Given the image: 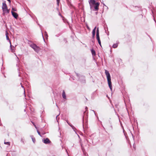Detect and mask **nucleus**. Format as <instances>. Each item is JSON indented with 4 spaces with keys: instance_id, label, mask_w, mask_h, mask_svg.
Listing matches in <instances>:
<instances>
[{
    "instance_id": "nucleus-9",
    "label": "nucleus",
    "mask_w": 156,
    "mask_h": 156,
    "mask_svg": "<svg viewBox=\"0 0 156 156\" xmlns=\"http://www.w3.org/2000/svg\"><path fill=\"white\" fill-rule=\"evenodd\" d=\"M62 98L64 99H66V94H65V91L64 90L63 91L62 93Z\"/></svg>"
},
{
    "instance_id": "nucleus-1",
    "label": "nucleus",
    "mask_w": 156,
    "mask_h": 156,
    "mask_svg": "<svg viewBox=\"0 0 156 156\" xmlns=\"http://www.w3.org/2000/svg\"><path fill=\"white\" fill-rule=\"evenodd\" d=\"M91 10H98L100 3L95 0H89Z\"/></svg>"
},
{
    "instance_id": "nucleus-21",
    "label": "nucleus",
    "mask_w": 156,
    "mask_h": 156,
    "mask_svg": "<svg viewBox=\"0 0 156 156\" xmlns=\"http://www.w3.org/2000/svg\"><path fill=\"white\" fill-rule=\"evenodd\" d=\"M10 48L11 49V50H12V52H14V50H13V49H12V45L11 44V43H10Z\"/></svg>"
},
{
    "instance_id": "nucleus-7",
    "label": "nucleus",
    "mask_w": 156,
    "mask_h": 156,
    "mask_svg": "<svg viewBox=\"0 0 156 156\" xmlns=\"http://www.w3.org/2000/svg\"><path fill=\"white\" fill-rule=\"evenodd\" d=\"M15 10H11V13L12 15L16 19H17L18 16V15L17 13L15 12Z\"/></svg>"
},
{
    "instance_id": "nucleus-22",
    "label": "nucleus",
    "mask_w": 156,
    "mask_h": 156,
    "mask_svg": "<svg viewBox=\"0 0 156 156\" xmlns=\"http://www.w3.org/2000/svg\"><path fill=\"white\" fill-rule=\"evenodd\" d=\"M96 27H95L93 29V31H96Z\"/></svg>"
},
{
    "instance_id": "nucleus-38",
    "label": "nucleus",
    "mask_w": 156,
    "mask_h": 156,
    "mask_svg": "<svg viewBox=\"0 0 156 156\" xmlns=\"http://www.w3.org/2000/svg\"><path fill=\"white\" fill-rule=\"evenodd\" d=\"M95 13H96V14H97V12H95Z\"/></svg>"
},
{
    "instance_id": "nucleus-33",
    "label": "nucleus",
    "mask_w": 156,
    "mask_h": 156,
    "mask_svg": "<svg viewBox=\"0 0 156 156\" xmlns=\"http://www.w3.org/2000/svg\"><path fill=\"white\" fill-rule=\"evenodd\" d=\"M92 111L94 112L95 114V111L94 110H93Z\"/></svg>"
},
{
    "instance_id": "nucleus-36",
    "label": "nucleus",
    "mask_w": 156,
    "mask_h": 156,
    "mask_svg": "<svg viewBox=\"0 0 156 156\" xmlns=\"http://www.w3.org/2000/svg\"><path fill=\"white\" fill-rule=\"evenodd\" d=\"M59 15L60 16L62 17V16L61 15L60 13H59Z\"/></svg>"
},
{
    "instance_id": "nucleus-32",
    "label": "nucleus",
    "mask_w": 156,
    "mask_h": 156,
    "mask_svg": "<svg viewBox=\"0 0 156 156\" xmlns=\"http://www.w3.org/2000/svg\"><path fill=\"white\" fill-rule=\"evenodd\" d=\"M85 108H86V110H87V109H88V108H87V107H86Z\"/></svg>"
},
{
    "instance_id": "nucleus-45",
    "label": "nucleus",
    "mask_w": 156,
    "mask_h": 156,
    "mask_svg": "<svg viewBox=\"0 0 156 156\" xmlns=\"http://www.w3.org/2000/svg\"><path fill=\"white\" fill-rule=\"evenodd\" d=\"M58 115H57L56 116V118L58 117Z\"/></svg>"
},
{
    "instance_id": "nucleus-24",
    "label": "nucleus",
    "mask_w": 156,
    "mask_h": 156,
    "mask_svg": "<svg viewBox=\"0 0 156 156\" xmlns=\"http://www.w3.org/2000/svg\"><path fill=\"white\" fill-rule=\"evenodd\" d=\"M56 1H57V4L58 5L59 2H60V0H56Z\"/></svg>"
},
{
    "instance_id": "nucleus-4",
    "label": "nucleus",
    "mask_w": 156,
    "mask_h": 156,
    "mask_svg": "<svg viewBox=\"0 0 156 156\" xmlns=\"http://www.w3.org/2000/svg\"><path fill=\"white\" fill-rule=\"evenodd\" d=\"M96 39L98 41L99 44L101 46V43L99 35V30L98 27L97 28L96 30Z\"/></svg>"
},
{
    "instance_id": "nucleus-44",
    "label": "nucleus",
    "mask_w": 156,
    "mask_h": 156,
    "mask_svg": "<svg viewBox=\"0 0 156 156\" xmlns=\"http://www.w3.org/2000/svg\"><path fill=\"white\" fill-rule=\"evenodd\" d=\"M42 35H43V34H42Z\"/></svg>"
},
{
    "instance_id": "nucleus-17",
    "label": "nucleus",
    "mask_w": 156,
    "mask_h": 156,
    "mask_svg": "<svg viewBox=\"0 0 156 156\" xmlns=\"http://www.w3.org/2000/svg\"><path fill=\"white\" fill-rule=\"evenodd\" d=\"M81 148L83 151L84 152V147L83 146V145L81 144Z\"/></svg>"
},
{
    "instance_id": "nucleus-20",
    "label": "nucleus",
    "mask_w": 156,
    "mask_h": 156,
    "mask_svg": "<svg viewBox=\"0 0 156 156\" xmlns=\"http://www.w3.org/2000/svg\"><path fill=\"white\" fill-rule=\"evenodd\" d=\"M45 36L47 38V37H48V34L47 33L46 31L45 32Z\"/></svg>"
},
{
    "instance_id": "nucleus-31",
    "label": "nucleus",
    "mask_w": 156,
    "mask_h": 156,
    "mask_svg": "<svg viewBox=\"0 0 156 156\" xmlns=\"http://www.w3.org/2000/svg\"><path fill=\"white\" fill-rule=\"evenodd\" d=\"M87 28L88 29H89L90 28L88 26H87Z\"/></svg>"
},
{
    "instance_id": "nucleus-41",
    "label": "nucleus",
    "mask_w": 156,
    "mask_h": 156,
    "mask_svg": "<svg viewBox=\"0 0 156 156\" xmlns=\"http://www.w3.org/2000/svg\"><path fill=\"white\" fill-rule=\"evenodd\" d=\"M43 38L44 40V37H43Z\"/></svg>"
},
{
    "instance_id": "nucleus-34",
    "label": "nucleus",
    "mask_w": 156,
    "mask_h": 156,
    "mask_svg": "<svg viewBox=\"0 0 156 156\" xmlns=\"http://www.w3.org/2000/svg\"><path fill=\"white\" fill-rule=\"evenodd\" d=\"M102 1V2L101 1V3H103V1Z\"/></svg>"
},
{
    "instance_id": "nucleus-43",
    "label": "nucleus",
    "mask_w": 156,
    "mask_h": 156,
    "mask_svg": "<svg viewBox=\"0 0 156 156\" xmlns=\"http://www.w3.org/2000/svg\"><path fill=\"white\" fill-rule=\"evenodd\" d=\"M43 38L44 40V37H43Z\"/></svg>"
},
{
    "instance_id": "nucleus-8",
    "label": "nucleus",
    "mask_w": 156,
    "mask_h": 156,
    "mask_svg": "<svg viewBox=\"0 0 156 156\" xmlns=\"http://www.w3.org/2000/svg\"><path fill=\"white\" fill-rule=\"evenodd\" d=\"M42 140L43 142L45 144H48L50 143V140L48 138H46L45 139H43Z\"/></svg>"
},
{
    "instance_id": "nucleus-23",
    "label": "nucleus",
    "mask_w": 156,
    "mask_h": 156,
    "mask_svg": "<svg viewBox=\"0 0 156 156\" xmlns=\"http://www.w3.org/2000/svg\"><path fill=\"white\" fill-rule=\"evenodd\" d=\"M37 133H38V134L40 136H41V134H40V132H39V131H38V130H37Z\"/></svg>"
},
{
    "instance_id": "nucleus-35",
    "label": "nucleus",
    "mask_w": 156,
    "mask_h": 156,
    "mask_svg": "<svg viewBox=\"0 0 156 156\" xmlns=\"http://www.w3.org/2000/svg\"><path fill=\"white\" fill-rule=\"evenodd\" d=\"M6 11H7L8 12H9V10H6Z\"/></svg>"
},
{
    "instance_id": "nucleus-15",
    "label": "nucleus",
    "mask_w": 156,
    "mask_h": 156,
    "mask_svg": "<svg viewBox=\"0 0 156 156\" xmlns=\"http://www.w3.org/2000/svg\"><path fill=\"white\" fill-rule=\"evenodd\" d=\"M118 46V44H114L113 46L112 47L114 48H116Z\"/></svg>"
},
{
    "instance_id": "nucleus-19",
    "label": "nucleus",
    "mask_w": 156,
    "mask_h": 156,
    "mask_svg": "<svg viewBox=\"0 0 156 156\" xmlns=\"http://www.w3.org/2000/svg\"><path fill=\"white\" fill-rule=\"evenodd\" d=\"M21 87H22L23 89V90H24V95H25V96H26L25 95V89H24V87L22 86V85H21Z\"/></svg>"
},
{
    "instance_id": "nucleus-39",
    "label": "nucleus",
    "mask_w": 156,
    "mask_h": 156,
    "mask_svg": "<svg viewBox=\"0 0 156 156\" xmlns=\"http://www.w3.org/2000/svg\"><path fill=\"white\" fill-rule=\"evenodd\" d=\"M17 59H19L17 57Z\"/></svg>"
},
{
    "instance_id": "nucleus-27",
    "label": "nucleus",
    "mask_w": 156,
    "mask_h": 156,
    "mask_svg": "<svg viewBox=\"0 0 156 156\" xmlns=\"http://www.w3.org/2000/svg\"><path fill=\"white\" fill-rule=\"evenodd\" d=\"M32 123L34 125V126L35 127L37 128V127L34 124V123L33 122H32Z\"/></svg>"
},
{
    "instance_id": "nucleus-14",
    "label": "nucleus",
    "mask_w": 156,
    "mask_h": 156,
    "mask_svg": "<svg viewBox=\"0 0 156 156\" xmlns=\"http://www.w3.org/2000/svg\"><path fill=\"white\" fill-rule=\"evenodd\" d=\"M5 34H6V38L7 40L9 41V36H8V33L7 31L6 32Z\"/></svg>"
},
{
    "instance_id": "nucleus-37",
    "label": "nucleus",
    "mask_w": 156,
    "mask_h": 156,
    "mask_svg": "<svg viewBox=\"0 0 156 156\" xmlns=\"http://www.w3.org/2000/svg\"><path fill=\"white\" fill-rule=\"evenodd\" d=\"M139 9H141V7H139Z\"/></svg>"
},
{
    "instance_id": "nucleus-12",
    "label": "nucleus",
    "mask_w": 156,
    "mask_h": 156,
    "mask_svg": "<svg viewBox=\"0 0 156 156\" xmlns=\"http://www.w3.org/2000/svg\"><path fill=\"white\" fill-rule=\"evenodd\" d=\"M91 52L93 56H95V51L94 49H92L91 50Z\"/></svg>"
},
{
    "instance_id": "nucleus-3",
    "label": "nucleus",
    "mask_w": 156,
    "mask_h": 156,
    "mask_svg": "<svg viewBox=\"0 0 156 156\" xmlns=\"http://www.w3.org/2000/svg\"><path fill=\"white\" fill-rule=\"evenodd\" d=\"M30 46L32 48L34 51L38 53L40 50V48L35 44H32L30 45Z\"/></svg>"
},
{
    "instance_id": "nucleus-29",
    "label": "nucleus",
    "mask_w": 156,
    "mask_h": 156,
    "mask_svg": "<svg viewBox=\"0 0 156 156\" xmlns=\"http://www.w3.org/2000/svg\"><path fill=\"white\" fill-rule=\"evenodd\" d=\"M11 10H16V9L14 8L13 7H12V8Z\"/></svg>"
},
{
    "instance_id": "nucleus-5",
    "label": "nucleus",
    "mask_w": 156,
    "mask_h": 156,
    "mask_svg": "<svg viewBox=\"0 0 156 156\" xmlns=\"http://www.w3.org/2000/svg\"><path fill=\"white\" fill-rule=\"evenodd\" d=\"M76 76L79 78V80L80 81H81V82L83 83L85 82V77L84 76H80L77 73H76Z\"/></svg>"
},
{
    "instance_id": "nucleus-28",
    "label": "nucleus",
    "mask_w": 156,
    "mask_h": 156,
    "mask_svg": "<svg viewBox=\"0 0 156 156\" xmlns=\"http://www.w3.org/2000/svg\"><path fill=\"white\" fill-rule=\"evenodd\" d=\"M21 142L23 143V144H24V141H23V139H21Z\"/></svg>"
},
{
    "instance_id": "nucleus-13",
    "label": "nucleus",
    "mask_w": 156,
    "mask_h": 156,
    "mask_svg": "<svg viewBox=\"0 0 156 156\" xmlns=\"http://www.w3.org/2000/svg\"><path fill=\"white\" fill-rule=\"evenodd\" d=\"M30 137L32 139V140L33 141V142L34 143L35 142V138L34 137V136H33L32 135H31V136H30Z\"/></svg>"
},
{
    "instance_id": "nucleus-30",
    "label": "nucleus",
    "mask_w": 156,
    "mask_h": 156,
    "mask_svg": "<svg viewBox=\"0 0 156 156\" xmlns=\"http://www.w3.org/2000/svg\"><path fill=\"white\" fill-rule=\"evenodd\" d=\"M7 0L9 2V3L11 2L10 0Z\"/></svg>"
},
{
    "instance_id": "nucleus-42",
    "label": "nucleus",
    "mask_w": 156,
    "mask_h": 156,
    "mask_svg": "<svg viewBox=\"0 0 156 156\" xmlns=\"http://www.w3.org/2000/svg\"><path fill=\"white\" fill-rule=\"evenodd\" d=\"M43 38L44 40V37H43Z\"/></svg>"
},
{
    "instance_id": "nucleus-6",
    "label": "nucleus",
    "mask_w": 156,
    "mask_h": 156,
    "mask_svg": "<svg viewBox=\"0 0 156 156\" xmlns=\"http://www.w3.org/2000/svg\"><path fill=\"white\" fill-rule=\"evenodd\" d=\"M2 8V10H9V9H8L7 7L5 2H3ZM9 10H10V9H9Z\"/></svg>"
},
{
    "instance_id": "nucleus-2",
    "label": "nucleus",
    "mask_w": 156,
    "mask_h": 156,
    "mask_svg": "<svg viewBox=\"0 0 156 156\" xmlns=\"http://www.w3.org/2000/svg\"><path fill=\"white\" fill-rule=\"evenodd\" d=\"M105 73L106 76L109 87L111 90H112V82L111 81V76L110 73H109V72L107 70H105Z\"/></svg>"
},
{
    "instance_id": "nucleus-26",
    "label": "nucleus",
    "mask_w": 156,
    "mask_h": 156,
    "mask_svg": "<svg viewBox=\"0 0 156 156\" xmlns=\"http://www.w3.org/2000/svg\"><path fill=\"white\" fill-rule=\"evenodd\" d=\"M66 122H67V123L69 125V124H70V123H69L68 121L67 120H66Z\"/></svg>"
},
{
    "instance_id": "nucleus-25",
    "label": "nucleus",
    "mask_w": 156,
    "mask_h": 156,
    "mask_svg": "<svg viewBox=\"0 0 156 156\" xmlns=\"http://www.w3.org/2000/svg\"><path fill=\"white\" fill-rule=\"evenodd\" d=\"M103 5H104L107 8H106L107 9H108V7L107 6H106V5L105 4H104V3H103Z\"/></svg>"
},
{
    "instance_id": "nucleus-16",
    "label": "nucleus",
    "mask_w": 156,
    "mask_h": 156,
    "mask_svg": "<svg viewBox=\"0 0 156 156\" xmlns=\"http://www.w3.org/2000/svg\"><path fill=\"white\" fill-rule=\"evenodd\" d=\"M95 32L96 31H92V37L94 38V37H95Z\"/></svg>"
},
{
    "instance_id": "nucleus-40",
    "label": "nucleus",
    "mask_w": 156,
    "mask_h": 156,
    "mask_svg": "<svg viewBox=\"0 0 156 156\" xmlns=\"http://www.w3.org/2000/svg\"><path fill=\"white\" fill-rule=\"evenodd\" d=\"M15 55L17 57V56H16V55L15 54Z\"/></svg>"
},
{
    "instance_id": "nucleus-18",
    "label": "nucleus",
    "mask_w": 156,
    "mask_h": 156,
    "mask_svg": "<svg viewBox=\"0 0 156 156\" xmlns=\"http://www.w3.org/2000/svg\"><path fill=\"white\" fill-rule=\"evenodd\" d=\"M4 143L5 144H8L9 145L10 144V142H4Z\"/></svg>"
},
{
    "instance_id": "nucleus-10",
    "label": "nucleus",
    "mask_w": 156,
    "mask_h": 156,
    "mask_svg": "<svg viewBox=\"0 0 156 156\" xmlns=\"http://www.w3.org/2000/svg\"><path fill=\"white\" fill-rule=\"evenodd\" d=\"M78 6L79 9H81V10H84L83 6L82 3H80L78 5Z\"/></svg>"
},
{
    "instance_id": "nucleus-11",
    "label": "nucleus",
    "mask_w": 156,
    "mask_h": 156,
    "mask_svg": "<svg viewBox=\"0 0 156 156\" xmlns=\"http://www.w3.org/2000/svg\"><path fill=\"white\" fill-rule=\"evenodd\" d=\"M69 126H70L72 127V128L73 129L74 131L76 133V128L74 126H73V125H72V124H69Z\"/></svg>"
}]
</instances>
